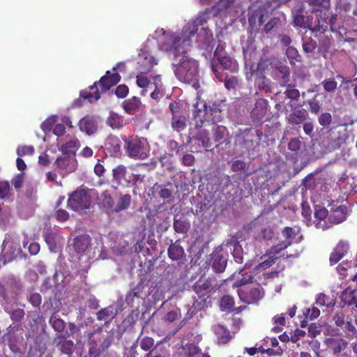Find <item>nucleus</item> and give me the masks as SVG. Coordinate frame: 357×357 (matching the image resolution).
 Returning a JSON list of instances; mask_svg holds the SVG:
<instances>
[{"label":"nucleus","mask_w":357,"mask_h":357,"mask_svg":"<svg viewBox=\"0 0 357 357\" xmlns=\"http://www.w3.org/2000/svg\"><path fill=\"white\" fill-rule=\"evenodd\" d=\"M232 245L234 247L233 249V257L236 261V262L241 264L243 262V249L240 243L235 241L231 240L229 242H227V246Z\"/></svg>","instance_id":"58836bf2"},{"label":"nucleus","mask_w":357,"mask_h":357,"mask_svg":"<svg viewBox=\"0 0 357 357\" xmlns=\"http://www.w3.org/2000/svg\"><path fill=\"white\" fill-rule=\"evenodd\" d=\"M238 84V79L236 76L225 79V86L227 89H234Z\"/></svg>","instance_id":"e2e57ef3"},{"label":"nucleus","mask_w":357,"mask_h":357,"mask_svg":"<svg viewBox=\"0 0 357 357\" xmlns=\"http://www.w3.org/2000/svg\"><path fill=\"white\" fill-rule=\"evenodd\" d=\"M78 145L79 141L77 139H70L61 146V150L64 155H75V151Z\"/></svg>","instance_id":"79ce46f5"},{"label":"nucleus","mask_w":357,"mask_h":357,"mask_svg":"<svg viewBox=\"0 0 357 357\" xmlns=\"http://www.w3.org/2000/svg\"><path fill=\"white\" fill-rule=\"evenodd\" d=\"M196 139L202 142L203 147L208 148L211 146V141L209 137V132L206 130H201L197 135Z\"/></svg>","instance_id":"37998d69"},{"label":"nucleus","mask_w":357,"mask_h":357,"mask_svg":"<svg viewBox=\"0 0 357 357\" xmlns=\"http://www.w3.org/2000/svg\"><path fill=\"white\" fill-rule=\"evenodd\" d=\"M101 204L102 206L109 212H113L114 208V202L112 196L107 191H105L100 196Z\"/></svg>","instance_id":"ea45409f"},{"label":"nucleus","mask_w":357,"mask_h":357,"mask_svg":"<svg viewBox=\"0 0 357 357\" xmlns=\"http://www.w3.org/2000/svg\"><path fill=\"white\" fill-rule=\"evenodd\" d=\"M125 148L129 157L145 160L150 153V146L148 141L143 137L132 136L124 139Z\"/></svg>","instance_id":"f03ea898"},{"label":"nucleus","mask_w":357,"mask_h":357,"mask_svg":"<svg viewBox=\"0 0 357 357\" xmlns=\"http://www.w3.org/2000/svg\"><path fill=\"white\" fill-rule=\"evenodd\" d=\"M128 93V87L125 84L119 85L115 90V94L117 97L121 98L126 97Z\"/></svg>","instance_id":"774afa93"},{"label":"nucleus","mask_w":357,"mask_h":357,"mask_svg":"<svg viewBox=\"0 0 357 357\" xmlns=\"http://www.w3.org/2000/svg\"><path fill=\"white\" fill-rule=\"evenodd\" d=\"M50 324L54 328V330L57 333L63 332L66 323L65 321L61 319L58 314H53L49 321Z\"/></svg>","instance_id":"4c0bfd02"},{"label":"nucleus","mask_w":357,"mask_h":357,"mask_svg":"<svg viewBox=\"0 0 357 357\" xmlns=\"http://www.w3.org/2000/svg\"><path fill=\"white\" fill-rule=\"evenodd\" d=\"M220 63L219 65L211 63V70L214 73L215 77L220 81L224 79L223 70H229L231 73H236L238 70V65L236 60L230 56H224L218 59Z\"/></svg>","instance_id":"0eeeda50"},{"label":"nucleus","mask_w":357,"mask_h":357,"mask_svg":"<svg viewBox=\"0 0 357 357\" xmlns=\"http://www.w3.org/2000/svg\"><path fill=\"white\" fill-rule=\"evenodd\" d=\"M54 342L57 344L59 350L63 354L69 356L74 351V342L70 340H66L63 335H59L54 339Z\"/></svg>","instance_id":"412c9836"},{"label":"nucleus","mask_w":357,"mask_h":357,"mask_svg":"<svg viewBox=\"0 0 357 357\" xmlns=\"http://www.w3.org/2000/svg\"><path fill=\"white\" fill-rule=\"evenodd\" d=\"M356 290H351L350 288H347L343 291L341 296V299L344 305L347 306L354 305L357 309V297L355 294Z\"/></svg>","instance_id":"c756f323"},{"label":"nucleus","mask_w":357,"mask_h":357,"mask_svg":"<svg viewBox=\"0 0 357 357\" xmlns=\"http://www.w3.org/2000/svg\"><path fill=\"white\" fill-rule=\"evenodd\" d=\"M285 96L291 100H298L300 96V92L298 89L288 87L285 92Z\"/></svg>","instance_id":"338daca9"},{"label":"nucleus","mask_w":357,"mask_h":357,"mask_svg":"<svg viewBox=\"0 0 357 357\" xmlns=\"http://www.w3.org/2000/svg\"><path fill=\"white\" fill-rule=\"evenodd\" d=\"M121 79V76L117 73L111 74L107 71L99 81L101 93L109 90L112 86L116 85Z\"/></svg>","instance_id":"dca6fc26"},{"label":"nucleus","mask_w":357,"mask_h":357,"mask_svg":"<svg viewBox=\"0 0 357 357\" xmlns=\"http://www.w3.org/2000/svg\"><path fill=\"white\" fill-rule=\"evenodd\" d=\"M227 259L225 255L215 253L212 255V267L215 271L222 273L227 266Z\"/></svg>","instance_id":"c85d7f7f"},{"label":"nucleus","mask_w":357,"mask_h":357,"mask_svg":"<svg viewBox=\"0 0 357 357\" xmlns=\"http://www.w3.org/2000/svg\"><path fill=\"white\" fill-rule=\"evenodd\" d=\"M268 101L264 98L258 99L251 112V116L255 121H261L267 112Z\"/></svg>","instance_id":"aec40b11"},{"label":"nucleus","mask_w":357,"mask_h":357,"mask_svg":"<svg viewBox=\"0 0 357 357\" xmlns=\"http://www.w3.org/2000/svg\"><path fill=\"white\" fill-rule=\"evenodd\" d=\"M197 25L189 24L183 28L182 45L181 38L171 35L169 40L163 43L161 50L167 52L173 56V68L176 77L181 82L190 83L197 79L199 77L197 61L185 55L192 44L191 37L197 31Z\"/></svg>","instance_id":"f257e3e1"},{"label":"nucleus","mask_w":357,"mask_h":357,"mask_svg":"<svg viewBox=\"0 0 357 357\" xmlns=\"http://www.w3.org/2000/svg\"><path fill=\"white\" fill-rule=\"evenodd\" d=\"M210 17V10L206 9L205 12L201 13L198 15L196 19L188 22L184 26L189 24H195L197 25V30L198 26H202V28L197 34V43L199 46L203 49H208L210 47L213 40V33L208 26H204L205 24L208 22ZM197 31H195V33Z\"/></svg>","instance_id":"7ed1b4c3"},{"label":"nucleus","mask_w":357,"mask_h":357,"mask_svg":"<svg viewBox=\"0 0 357 357\" xmlns=\"http://www.w3.org/2000/svg\"><path fill=\"white\" fill-rule=\"evenodd\" d=\"M106 124L113 130H121L125 125L124 118L111 111L106 119Z\"/></svg>","instance_id":"b1692460"},{"label":"nucleus","mask_w":357,"mask_h":357,"mask_svg":"<svg viewBox=\"0 0 357 357\" xmlns=\"http://www.w3.org/2000/svg\"><path fill=\"white\" fill-rule=\"evenodd\" d=\"M34 150L33 146H20L17 149V154L19 156L32 155L34 153Z\"/></svg>","instance_id":"bf43d9fd"},{"label":"nucleus","mask_w":357,"mask_h":357,"mask_svg":"<svg viewBox=\"0 0 357 357\" xmlns=\"http://www.w3.org/2000/svg\"><path fill=\"white\" fill-rule=\"evenodd\" d=\"M302 146L303 142L298 138L291 139L288 144L289 149L294 152H298V151H300Z\"/></svg>","instance_id":"13d9d810"},{"label":"nucleus","mask_w":357,"mask_h":357,"mask_svg":"<svg viewBox=\"0 0 357 357\" xmlns=\"http://www.w3.org/2000/svg\"><path fill=\"white\" fill-rule=\"evenodd\" d=\"M90 199L84 190H76L72 193L68 200V206L76 211H80L90 206Z\"/></svg>","instance_id":"6e6552de"},{"label":"nucleus","mask_w":357,"mask_h":357,"mask_svg":"<svg viewBox=\"0 0 357 357\" xmlns=\"http://www.w3.org/2000/svg\"><path fill=\"white\" fill-rule=\"evenodd\" d=\"M153 344L154 341L153 338L145 337L142 340L140 347L143 350L148 351L153 347Z\"/></svg>","instance_id":"69168bd1"},{"label":"nucleus","mask_w":357,"mask_h":357,"mask_svg":"<svg viewBox=\"0 0 357 357\" xmlns=\"http://www.w3.org/2000/svg\"><path fill=\"white\" fill-rule=\"evenodd\" d=\"M57 117L56 116H52L47 118L45 121H43L41 125V129L45 132H50L53 126V125L56 121Z\"/></svg>","instance_id":"5fc2aeb1"},{"label":"nucleus","mask_w":357,"mask_h":357,"mask_svg":"<svg viewBox=\"0 0 357 357\" xmlns=\"http://www.w3.org/2000/svg\"><path fill=\"white\" fill-rule=\"evenodd\" d=\"M91 242V238L89 235L84 234L76 237L74 240V248L77 252L82 253L85 252Z\"/></svg>","instance_id":"cd10ccee"},{"label":"nucleus","mask_w":357,"mask_h":357,"mask_svg":"<svg viewBox=\"0 0 357 357\" xmlns=\"http://www.w3.org/2000/svg\"><path fill=\"white\" fill-rule=\"evenodd\" d=\"M347 215V208L345 206H340L333 210L328 220L333 224H339L346 220Z\"/></svg>","instance_id":"393cba45"},{"label":"nucleus","mask_w":357,"mask_h":357,"mask_svg":"<svg viewBox=\"0 0 357 357\" xmlns=\"http://www.w3.org/2000/svg\"><path fill=\"white\" fill-rule=\"evenodd\" d=\"M259 140L258 132L256 134L244 132L236 136L235 146L241 152V154H244L250 150H254L259 145Z\"/></svg>","instance_id":"39448f33"},{"label":"nucleus","mask_w":357,"mask_h":357,"mask_svg":"<svg viewBox=\"0 0 357 357\" xmlns=\"http://www.w3.org/2000/svg\"><path fill=\"white\" fill-rule=\"evenodd\" d=\"M204 110L202 109H198L197 111L196 117L204 118V120L206 121H211L215 123L219 121L220 117V109L219 108V105L216 104H213L212 106H207L205 102H203Z\"/></svg>","instance_id":"f8f14e48"},{"label":"nucleus","mask_w":357,"mask_h":357,"mask_svg":"<svg viewBox=\"0 0 357 357\" xmlns=\"http://www.w3.org/2000/svg\"><path fill=\"white\" fill-rule=\"evenodd\" d=\"M241 276H242V278L240 280H238L233 283V284H232L233 287H238L242 285H245L248 283L253 282L254 278L252 275H248L247 273H245V274L242 273Z\"/></svg>","instance_id":"3c124183"},{"label":"nucleus","mask_w":357,"mask_h":357,"mask_svg":"<svg viewBox=\"0 0 357 357\" xmlns=\"http://www.w3.org/2000/svg\"><path fill=\"white\" fill-rule=\"evenodd\" d=\"M54 165L59 174L64 177L76 170L77 162L75 155L63 154L57 158Z\"/></svg>","instance_id":"1a4fd4ad"},{"label":"nucleus","mask_w":357,"mask_h":357,"mask_svg":"<svg viewBox=\"0 0 357 357\" xmlns=\"http://www.w3.org/2000/svg\"><path fill=\"white\" fill-rule=\"evenodd\" d=\"M238 294L241 300L246 303H252L263 297V294L259 288L252 289L248 293L238 290Z\"/></svg>","instance_id":"5701e85b"},{"label":"nucleus","mask_w":357,"mask_h":357,"mask_svg":"<svg viewBox=\"0 0 357 357\" xmlns=\"http://www.w3.org/2000/svg\"><path fill=\"white\" fill-rule=\"evenodd\" d=\"M45 239L48 245L49 249L51 251H55L56 248V235L52 233L47 234L45 235Z\"/></svg>","instance_id":"4d7b16f0"},{"label":"nucleus","mask_w":357,"mask_h":357,"mask_svg":"<svg viewBox=\"0 0 357 357\" xmlns=\"http://www.w3.org/2000/svg\"><path fill=\"white\" fill-rule=\"evenodd\" d=\"M274 236L273 229L270 227L261 228L260 231L256 233L254 238L257 242H263L271 241Z\"/></svg>","instance_id":"f704fd0d"},{"label":"nucleus","mask_w":357,"mask_h":357,"mask_svg":"<svg viewBox=\"0 0 357 357\" xmlns=\"http://www.w3.org/2000/svg\"><path fill=\"white\" fill-rule=\"evenodd\" d=\"M126 173V167L124 165H118L112 169L113 180L119 185L122 184L123 181L127 182Z\"/></svg>","instance_id":"473e14b6"},{"label":"nucleus","mask_w":357,"mask_h":357,"mask_svg":"<svg viewBox=\"0 0 357 357\" xmlns=\"http://www.w3.org/2000/svg\"><path fill=\"white\" fill-rule=\"evenodd\" d=\"M319 123L323 126H327L331 124L332 121V116L330 113L325 112L319 116Z\"/></svg>","instance_id":"680f3d73"},{"label":"nucleus","mask_w":357,"mask_h":357,"mask_svg":"<svg viewBox=\"0 0 357 357\" xmlns=\"http://www.w3.org/2000/svg\"><path fill=\"white\" fill-rule=\"evenodd\" d=\"M116 314L117 312L114 307L109 305L101 309L96 313L97 319L99 321H103L105 323H109L116 316Z\"/></svg>","instance_id":"a878e982"},{"label":"nucleus","mask_w":357,"mask_h":357,"mask_svg":"<svg viewBox=\"0 0 357 357\" xmlns=\"http://www.w3.org/2000/svg\"><path fill=\"white\" fill-rule=\"evenodd\" d=\"M286 55L289 59L290 63L295 64L296 62L301 61V56L297 50L293 47H289L286 50Z\"/></svg>","instance_id":"09e8293b"},{"label":"nucleus","mask_w":357,"mask_h":357,"mask_svg":"<svg viewBox=\"0 0 357 357\" xmlns=\"http://www.w3.org/2000/svg\"><path fill=\"white\" fill-rule=\"evenodd\" d=\"M211 286V282L208 279L200 278L194 285V290L197 295L199 296V298L202 299L200 302L197 301L194 303L195 309L200 310L203 307L207 305V298L205 296L208 292V289Z\"/></svg>","instance_id":"9b49d317"},{"label":"nucleus","mask_w":357,"mask_h":357,"mask_svg":"<svg viewBox=\"0 0 357 357\" xmlns=\"http://www.w3.org/2000/svg\"><path fill=\"white\" fill-rule=\"evenodd\" d=\"M186 357H210L206 353H202L201 349L193 344H186L185 348Z\"/></svg>","instance_id":"e433bc0d"},{"label":"nucleus","mask_w":357,"mask_h":357,"mask_svg":"<svg viewBox=\"0 0 357 357\" xmlns=\"http://www.w3.org/2000/svg\"><path fill=\"white\" fill-rule=\"evenodd\" d=\"M155 88H153V91L151 93V97L154 100H158L163 96L162 84V83H158Z\"/></svg>","instance_id":"052dcab7"},{"label":"nucleus","mask_w":357,"mask_h":357,"mask_svg":"<svg viewBox=\"0 0 357 357\" xmlns=\"http://www.w3.org/2000/svg\"><path fill=\"white\" fill-rule=\"evenodd\" d=\"M234 306V298L230 296H225L220 300V307L222 311H227L233 309Z\"/></svg>","instance_id":"c03bdc74"},{"label":"nucleus","mask_w":357,"mask_h":357,"mask_svg":"<svg viewBox=\"0 0 357 357\" xmlns=\"http://www.w3.org/2000/svg\"><path fill=\"white\" fill-rule=\"evenodd\" d=\"M308 3L310 6L317 7L312 8V12L315 14V21H317V24L312 27L311 29L312 31L325 32L328 28L326 22L327 18L326 17V13L325 12L323 13V10L320 7L324 9L328 8L329 1L328 0H309Z\"/></svg>","instance_id":"20e7f679"},{"label":"nucleus","mask_w":357,"mask_h":357,"mask_svg":"<svg viewBox=\"0 0 357 357\" xmlns=\"http://www.w3.org/2000/svg\"><path fill=\"white\" fill-rule=\"evenodd\" d=\"M298 232V229L292 227H286L282 231V235L285 240L278 245L271 248V252L273 254H278L282 250L287 248L291 244L293 238Z\"/></svg>","instance_id":"2eb2a0df"},{"label":"nucleus","mask_w":357,"mask_h":357,"mask_svg":"<svg viewBox=\"0 0 357 357\" xmlns=\"http://www.w3.org/2000/svg\"><path fill=\"white\" fill-rule=\"evenodd\" d=\"M324 344L335 357H351V350L347 340L341 337H328Z\"/></svg>","instance_id":"423d86ee"},{"label":"nucleus","mask_w":357,"mask_h":357,"mask_svg":"<svg viewBox=\"0 0 357 357\" xmlns=\"http://www.w3.org/2000/svg\"><path fill=\"white\" fill-rule=\"evenodd\" d=\"M105 147L111 155L117 156L121 153V142L117 136L109 135L106 138Z\"/></svg>","instance_id":"6ab92c4d"},{"label":"nucleus","mask_w":357,"mask_h":357,"mask_svg":"<svg viewBox=\"0 0 357 357\" xmlns=\"http://www.w3.org/2000/svg\"><path fill=\"white\" fill-rule=\"evenodd\" d=\"M155 33L156 34H162V41L160 42V49L161 50V46L163 43H165V42L168 41L169 40V38H170L171 35H174L176 37H179L181 38V39H183V31H181V34H177L176 33H173V32H168L167 33L166 31H164L163 29H157L155 31ZM180 43L182 45V40H181V42Z\"/></svg>","instance_id":"8fccbe9b"},{"label":"nucleus","mask_w":357,"mask_h":357,"mask_svg":"<svg viewBox=\"0 0 357 357\" xmlns=\"http://www.w3.org/2000/svg\"><path fill=\"white\" fill-rule=\"evenodd\" d=\"M171 125L172 128L177 132L184 130L186 127L185 116L183 115L172 116Z\"/></svg>","instance_id":"a19ab883"},{"label":"nucleus","mask_w":357,"mask_h":357,"mask_svg":"<svg viewBox=\"0 0 357 357\" xmlns=\"http://www.w3.org/2000/svg\"><path fill=\"white\" fill-rule=\"evenodd\" d=\"M181 316L179 310L176 309L167 312L163 317V320L167 322H173Z\"/></svg>","instance_id":"6e6d98bb"},{"label":"nucleus","mask_w":357,"mask_h":357,"mask_svg":"<svg viewBox=\"0 0 357 357\" xmlns=\"http://www.w3.org/2000/svg\"><path fill=\"white\" fill-rule=\"evenodd\" d=\"M317 47V43L312 38H306L303 43V51L307 54L312 53Z\"/></svg>","instance_id":"864d4df0"},{"label":"nucleus","mask_w":357,"mask_h":357,"mask_svg":"<svg viewBox=\"0 0 357 357\" xmlns=\"http://www.w3.org/2000/svg\"><path fill=\"white\" fill-rule=\"evenodd\" d=\"M214 139L219 142L227 134V128L223 126H215L213 128Z\"/></svg>","instance_id":"de8ad7c7"},{"label":"nucleus","mask_w":357,"mask_h":357,"mask_svg":"<svg viewBox=\"0 0 357 357\" xmlns=\"http://www.w3.org/2000/svg\"><path fill=\"white\" fill-rule=\"evenodd\" d=\"M346 139L345 134L340 131H333L322 139L321 144L326 151L331 152L339 149L345 142Z\"/></svg>","instance_id":"9d476101"},{"label":"nucleus","mask_w":357,"mask_h":357,"mask_svg":"<svg viewBox=\"0 0 357 357\" xmlns=\"http://www.w3.org/2000/svg\"><path fill=\"white\" fill-rule=\"evenodd\" d=\"M173 227L176 233L186 234L190 227V223L185 214L180 213L174 215Z\"/></svg>","instance_id":"a211bd4d"},{"label":"nucleus","mask_w":357,"mask_h":357,"mask_svg":"<svg viewBox=\"0 0 357 357\" xmlns=\"http://www.w3.org/2000/svg\"><path fill=\"white\" fill-rule=\"evenodd\" d=\"M140 104V100L134 96L123 101V108L128 114H132L139 109Z\"/></svg>","instance_id":"2f4dec72"},{"label":"nucleus","mask_w":357,"mask_h":357,"mask_svg":"<svg viewBox=\"0 0 357 357\" xmlns=\"http://www.w3.org/2000/svg\"><path fill=\"white\" fill-rule=\"evenodd\" d=\"M306 112L304 110H298L289 116V121L294 124H300L305 119Z\"/></svg>","instance_id":"a18cd8bd"},{"label":"nucleus","mask_w":357,"mask_h":357,"mask_svg":"<svg viewBox=\"0 0 357 357\" xmlns=\"http://www.w3.org/2000/svg\"><path fill=\"white\" fill-rule=\"evenodd\" d=\"M349 244L343 241H340L335 248L330 256V263L333 265L337 263L347 252Z\"/></svg>","instance_id":"4be33fe9"},{"label":"nucleus","mask_w":357,"mask_h":357,"mask_svg":"<svg viewBox=\"0 0 357 357\" xmlns=\"http://www.w3.org/2000/svg\"><path fill=\"white\" fill-rule=\"evenodd\" d=\"M213 331L218 337V344H226L232 337L230 332L222 325L215 326Z\"/></svg>","instance_id":"bb28decb"},{"label":"nucleus","mask_w":357,"mask_h":357,"mask_svg":"<svg viewBox=\"0 0 357 357\" xmlns=\"http://www.w3.org/2000/svg\"><path fill=\"white\" fill-rule=\"evenodd\" d=\"M18 326H9L8 332L5 335V339L8 342V346L10 350L14 353L20 351V345L22 343L23 335L22 333H20Z\"/></svg>","instance_id":"ddd939ff"},{"label":"nucleus","mask_w":357,"mask_h":357,"mask_svg":"<svg viewBox=\"0 0 357 357\" xmlns=\"http://www.w3.org/2000/svg\"><path fill=\"white\" fill-rule=\"evenodd\" d=\"M138 63L140 70L146 73L151 70L157 64V62L155 58L149 52L141 50V52L139 54Z\"/></svg>","instance_id":"f3484780"},{"label":"nucleus","mask_w":357,"mask_h":357,"mask_svg":"<svg viewBox=\"0 0 357 357\" xmlns=\"http://www.w3.org/2000/svg\"><path fill=\"white\" fill-rule=\"evenodd\" d=\"M131 202V197L128 194L121 195L118 199L116 204L114 208V213H119L127 209Z\"/></svg>","instance_id":"72a5a7b5"},{"label":"nucleus","mask_w":357,"mask_h":357,"mask_svg":"<svg viewBox=\"0 0 357 357\" xmlns=\"http://www.w3.org/2000/svg\"><path fill=\"white\" fill-rule=\"evenodd\" d=\"M10 188V185L8 182H0V199H4L9 195Z\"/></svg>","instance_id":"0e129e2a"},{"label":"nucleus","mask_w":357,"mask_h":357,"mask_svg":"<svg viewBox=\"0 0 357 357\" xmlns=\"http://www.w3.org/2000/svg\"><path fill=\"white\" fill-rule=\"evenodd\" d=\"M81 97L84 100H88L89 102H94L100 98V92L96 86V83L89 87V91H83L80 93Z\"/></svg>","instance_id":"7c9ffc66"},{"label":"nucleus","mask_w":357,"mask_h":357,"mask_svg":"<svg viewBox=\"0 0 357 357\" xmlns=\"http://www.w3.org/2000/svg\"><path fill=\"white\" fill-rule=\"evenodd\" d=\"M98 118L94 116H86L79 122V130L88 135L95 134L98 131Z\"/></svg>","instance_id":"4468645a"},{"label":"nucleus","mask_w":357,"mask_h":357,"mask_svg":"<svg viewBox=\"0 0 357 357\" xmlns=\"http://www.w3.org/2000/svg\"><path fill=\"white\" fill-rule=\"evenodd\" d=\"M168 255L172 260L181 259L184 255V249L178 244L173 243L168 248Z\"/></svg>","instance_id":"c9c22d12"},{"label":"nucleus","mask_w":357,"mask_h":357,"mask_svg":"<svg viewBox=\"0 0 357 357\" xmlns=\"http://www.w3.org/2000/svg\"><path fill=\"white\" fill-rule=\"evenodd\" d=\"M324 91L328 93H334L337 86V82L334 78L325 79L321 83Z\"/></svg>","instance_id":"49530a36"},{"label":"nucleus","mask_w":357,"mask_h":357,"mask_svg":"<svg viewBox=\"0 0 357 357\" xmlns=\"http://www.w3.org/2000/svg\"><path fill=\"white\" fill-rule=\"evenodd\" d=\"M137 84L141 88H147L146 91L152 90L153 89V84L142 74L137 76Z\"/></svg>","instance_id":"603ef678"}]
</instances>
